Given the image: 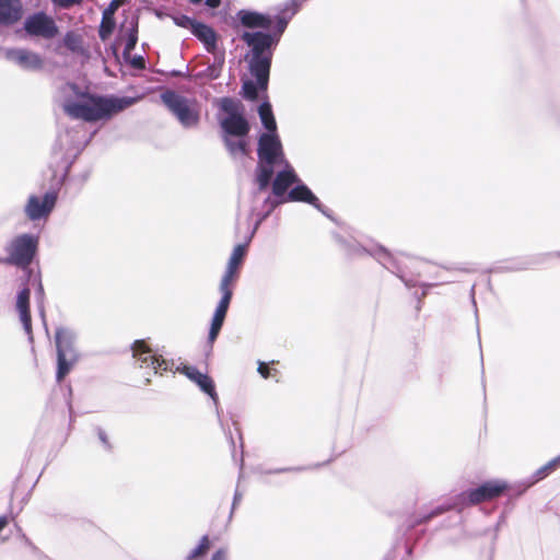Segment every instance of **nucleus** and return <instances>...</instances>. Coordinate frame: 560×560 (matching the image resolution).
<instances>
[{"mask_svg": "<svg viewBox=\"0 0 560 560\" xmlns=\"http://www.w3.org/2000/svg\"><path fill=\"white\" fill-rule=\"evenodd\" d=\"M65 89L75 94L74 100L63 102L62 108L65 113L73 119H81L88 122L108 120L136 102V98L126 96L78 94L73 84H68Z\"/></svg>", "mask_w": 560, "mask_h": 560, "instance_id": "obj_1", "label": "nucleus"}, {"mask_svg": "<svg viewBox=\"0 0 560 560\" xmlns=\"http://www.w3.org/2000/svg\"><path fill=\"white\" fill-rule=\"evenodd\" d=\"M242 39L252 48L248 59L249 71L261 89H267L271 65V46L278 42L272 34L245 32Z\"/></svg>", "mask_w": 560, "mask_h": 560, "instance_id": "obj_2", "label": "nucleus"}, {"mask_svg": "<svg viewBox=\"0 0 560 560\" xmlns=\"http://www.w3.org/2000/svg\"><path fill=\"white\" fill-rule=\"evenodd\" d=\"M257 153L259 163L256 170V180L259 190H264L270 184L275 167L287 162L277 132H264L260 135Z\"/></svg>", "mask_w": 560, "mask_h": 560, "instance_id": "obj_3", "label": "nucleus"}, {"mask_svg": "<svg viewBox=\"0 0 560 560\" xmlns=\"http://www.w3.org/2000/svg\"><path fill=\"white\" fill-rule=\"evenodd\" d=\"M55 341L57 347V381L61 382L72 370L79 359L75 348L77 335L67 327L56 329Z\"/></svg>", "mask_w": 560, "mask_h": 560, "instance_id": "obj_4", "label": "nucleus"}, {"mask_svg": "<svg viewBox=\"0 0 560 560\" xmlns=\"http://www.w3.org/2000/svg\"><path fill=\"white\" fill-rule=\"evenodd\" d=\"M161 98L183 127L192 128L198 125L199 110L195 101L173 91L163 93Z\"/></svg>", "mask_w": 560, "mask_h": 560, "instance_id": "obj_5", "label": "nucleus"}, {"mask_svg": "<svg viewBox=\"0 0 560 560\" xmlns=\"http://www.w3.org/2000/svg\"><path fill=\"white\" fill-rule=\"evenodd\" d=\"M38 247V237L24 233L14 237L7 246V262L25 268L31 265Z\"/></svg>", "mask_w": 560, "mask_h": 560, "instance_id": "obj_6", "label": "nucleus"}, {"mask_svg": "<svg viewBox=\"0 0 560 560\" xmlns=\"http://www.w3.org/2000/svg\"><path fill=\"white\" fill-rule=\"evenodd\" d=\"M24 31L31 37L50 40L59 34L55 19L45 12H35L24 20Z\"/></svg>", "mask_w": 560, "mask_h": 560, "instance_id": "obj_7", "label": "nucleus"}, {"mask_svg": "<svg viewBox=\"0 0 560 560\" xmlns=\"http://www.w3.org/2000/svg\"><path fill=\"white\" fill-rule=\"evenodd\" d=\"M287 201L306 202L324 213V210L322 208V205H320L318 198L312 192V190L305 184L301 183V180H300L299 183H296V186L293 187L288 192L285 198L280 199L279 201H276V200L271 199L270 197L266 198L265 203L268 207V209L266 210V212L264 214H261L260 219L257 222V225L264 219H266L279 203L287 202Z\"/></svg>", "mask_w": 560, "mask_h": 560, "instance_id": "obj_8", "label": "nucleus"}, {"mask_svg": "<svg viewBox=\"0 0 560 560\" xmlns=\"http://www.w3.org/2000/svg\"><path fill=\"white\" fill-rule=\"evenodd\" d=\"M57 201V195L48 191L43 196L30 195L24 206V213L31 221L47 219L52 212Z\"/></svg>", "mask_w": 560, "mask_h": 560, "instance_id": "obj_9", "label": "nucleus"}, {"mask_svg": "<svg viewBox=\"0 0 560 560\" xmlns=\"http://www.w3.org/2000/svg\"><path fill=\"white\" fill-rule=\"evenodd\" d=\"M5 58L23 70L39 71L44 68V59L42 56L26 48L7 49Z\"/></svg>", "mask_w": 560, "mask_h": 560, "instance_id": "obj_10", "label": "nucleus"}, {"mask_svg": "<svg viewBox=\"0 0 560 560\" xmlns=\"http://www.w3.org/2000/svg\"><path fill=\"white\" fill-rule=\"evenodd\" d=\"M132 352L140 368L152 369L154 374L167 370L166 362L153 353L143 340L135 341Z\"/></svg>", "mask_w": 560, "mask_h": 560, "instance_id": "obj_11", "label": "nucleus"}, {"mask_svg": "<svg viewBox=\"0 0 560 560\" xmlns=\"http://www.w3.org/2000/svg\"><path fill=\"white\" fill-rule=\"evenodd\" d=\"M506 488L508 485L505 481L491 480L476 489L467 491L463 495L467 498L470 504H478L499 497Z\"/></svg>", "mask_w": 560, "mask_h": 560, "instance_id": "obj_12", "label": "nucleus"}, {"mask_svg": "<svg viewBox=\"0 0 560 560\" xmlns=\"http://www.w3.org/2000/svg\"><path fill=\"white\" fill-rule=\"evenodd\" d=\"M177 371L194 382L200 390L209 395L214 405H218L219 397L215 392L214 382L209 375L201 373L197 368L191 365L179 366Z\"/></svg>", "mask_w": 560, "mask_h": 560, "instance_id": "obj_13", "label": "nucleus"}, {"mask_svg": "<svg viewBox=\"0 0 560 560\" xmlns=\"http://www.w3.org/2000/svg\"><path fill=\"white\" fill-rule=\"evenodd\" d=\"M281 165H284V168L276 175V178L272 183V194L276 197H279L281 199L285 198L288 188L300 182L299 177L296 176L294 170L288 164V162L282 163Z\"/></svg>", "mask_w": 560, "mask_h": 560, "instance_id": "obj_14", "label": "nucleus"}, {"mask_svg": "<svg viewBox=\"0 0 560 560\" xmlns=\"http://www.w3.org/2000/svg\"><path fill=\"white\" fill-rule=\"evenodd\" d=\"M224 136L244 138L249 131V125L243 114L226 116L220 120Z\"/></svg>", "mask_w": 560, "mask_h": 560, "instance_id": "obj_15", "label": "nucleus"}, {"mask_svg": "<svg viewBox=\"0 0 560 560\" xmlns=\"http://www.w3.org/2000/svg\"><path fill=\"white\" fill-rule=\"evenodd\" d=\"M30 296L31 291L28 288H24L21 290L16 296V303L15 308L19 313L20 320L23 325V329L28 336V339H33L32 335V320H31V314H30Z\"/></svg>", "mask_w": 560, "mask_h": 560, "instance_id": "obj_16", "label": "nucleus"}, {"mask_svg": "<svg viewBox=\"0 0 560 560\" xmlns=\"http://www.w3.org/2000/svg\"><path fill=\"white\" fill-rule=\"evenodd\" d=\"M119 37L121 39H126V45L124 49L125 58H129L131 51L135 49L138 42V18L131 16L126 19V21L121 24L119 31Z\"/></svg>", "mask_w": 560, "mask_h": 560, "instance_id": "obj_17", "label": "nucleus"}, {"mask_svg": "<svg viewBox=\"0 0 560 560\" xmlns=\"http://www.w3.org/2000/svg\"><path fill=\"white\" fill-rule=\"evenodd\" d=\"M23 7L20 0H0V25L9 26L21 20Z\"/></svg>", "mask_w": 560, "mask_h": 560, "instance_id": "obj_18", "label": "nucleus"}, {"mask_svg": "<svg viewBox=\"0 0 560 560\" xmlns=\"http://www.w3.org/2000/svg\"><path fill=\"white\" fill-rule=\"evenodd\" d=\"M230 302H231V300H229L226 298H221L220 302L218 303V305L215 307V311H214V314H213V317L211 320L209 336H208L209 342H211V343L214 342V340L217 339V337L222 328L224 318L228 313Z\"/></svg>", "mask_w": 560, "mask_h": 560, "instance_id": "obj_19", "label": "nucleus"}, {"mask_svg": "<svg viewBox=\"0 0 560 560\" xmlns=\"http://www.w3.org/2000/svg\"><path fill=\"white\" fill-rule=\"evenodd\" d=\"M241 23L246 27H261L268 28L271 25V20L257 12L242 10L238 12Z\"/></svg>", "mask_w": 560, "mask_h": 560, "instance_id": "obj_20", "label": "nucleus"}, {"mask_svg": "<svg viewBox=\"0 0 560 560\" xmlns=\"http://www.w3.org/2000/svg\"><path fill=\"white\" fill-rule=\"evenodd\" d=\"M191 33L205 44L208 51L215 49L217 38L212 28L198 22Z\"/></svg>", "mask_w": 560, "mask_h": 560, "instance_id": "obj_21", "label": "nucleus"}, {"mask_svg": "<svg viewBox=\"0 0 560 560\" xmlns=\"http://www.w3.org/2000/svg\"><path fill=\"white\" fill-rule=\"evenodd\" d=\"M237 269L238 268L230 266V265L226 266V270L221 279L220 288H219L220 292L222 294V298H226L229 300L232 299L233 292L231 289V284L237 276Z\"/></svg>", "mask_w": 560, "mask_h": 560, "instance_id": "obj_22", "label": "nucleus"}, {"mask_svg": "<svg viewBox=\"0 0 560 560\" xmlns=\"http://www.w3.org/2000/svg\"><path fill=\"white\" fill-rule=\"evenodd\" d=\"M258 114L267 132H277V124L272 114L271 105L268 102L260 104Z\"/></svg>", "mask_w": 560, "mask_h": 560, "instance_id": "obj_23", "label": "nucleus"}, {"mask_svg": "<svg viewBox=\"0 0 560 560\" xmlns=\"http://www.w3.org/2000/svg\"><path fill=\"white\" fill-rule=\"evenodd\" d=\"M373 256L388 270H392L393 272H400V268L396 262V258L393 257L392 254H389L385 248L377 247L372 253Z\"/></svg>", "mask_w": 560, "mask_h": 560, "instance_id": "obj_24", "label": "nucleus"}, {"mask_svg": "<svg viewBox=\"0 0 560 560\" xmlns=\"http://www.w3.org/2000/svg\"><path fill=\"white\" fill-rule=\"evenodd\" d=\"M63 46L74 54L83 52L82 36L73 31H69L62 38Z\"/></svg>", "mask_w": 560, "mask_h": 560, "instance_id": "obj_25", "label": "nucleus"}, {"mask_svg": "<svg viewBox=\"0 0 560 560\" xmlns=\"http://www.w3.org/2000/svg\"><path fill=\"white\" fill-rule=\"evenodd\" d=\"M224 143L232 155H244L246 151V142L243 138L237 140L231 139V137L224 136Z\"/></svg>", "mask_w": 560, "mask_h": 560, "instance_id": "obj_26", "label": "nucleus"}, {"mask_svg": "<svg viewBox=\"0 0 560 560\" xmlns=\"http://www.w3.org/2000/svg\"><path fill=\"white\" fill-rule=\"evenodd\" d=\"M219 107L222 112L226 113L228 116L240 115V102L231 97H222L218 101Z\"/></svg>", "mask_w": 560, "mask_h": 560, "instance_id": "obj_27", "label": "nucleus"}, {"mask_svg": "<svg viewBox=\"0 0 560 560\" xmlns=\"http://www.w3.org/2000/svg\"><path fill=\"white\" fill-rule=\"evenodd\" d=\"M115 28V21L113 15H104L100 25L98 35L102 40H106Z\"/></svg>", "mask_w": 560, "mask_h": 560, "instance_id": "obj_28", "label": "nucleus"}, {"mask_svg": "<svg viewBox=\"0 0 560 560\" xmlns=\"http://www.w3.org/2000/svg\"><path fill=\"white\" fill-rule=\"evenodd\" d=\"M246 244H238L234 247L228 265L238 268L246 255Z\"/></svg>", "mask_w": 560, "mask_h": 560, "instance_id": "obj_29", "label": "nucleus"}, {"mask_svg": "<svg viewBox=\"0 0 560 560\" xmlns=\"http://www.w3.org/2000/svg\"><path fill=\"white\" fill-rule=\"evenodd\" d=\"M210 547V541L208 536H203L198 546H196L187 556L188 560H197L199 557L203 556Z\"/></svg>", "mask_w": 560, "mask_h": 560, "instance_id": "obj_30", "label": "nucleus"}, {"mask_svg": "<svg viewBox=\"0 0 560 560\" xmlns=\"http://www.w3.org/2000/svg\"><path fill=\"white\" fill-rule=\"evenodd\" d=\"M256 81H258L256 79ZM262 90L260 88V85L258 84V82H254L252 80H246L244 83H243V96L247 100H250V101H254L257 98L258 96V90Z\"/></svg>", "mask_w": 560, "mask_h": 560, "instance_id": "obj_31", "label": "nucleus"}, {"mask_svg": "<svg viewBox=\"0 0 560 560\" xmlns=\"http://www.w3.org/2000/svg\"><path fill=\"white\" fill-rule=\"evenodd\" d=\"M559 465H560V455L557 456L556 458L551 459L550 462H548L546 465L540 467L535 472V477H536L535 481L545 478L548 474H550L552 470H555Z\"/></svg>", "mask_w": 560, "mask_h": 560, "instance_id": "obj_32", "label": "nucleus"}, {"mask_svg": "<svg viewBox=\"0 0 560 560\" xmlns=\"http://www.w3.org/2000/svg\"><path fill=\"white\" fill-rule=\"evenodd\" d=\"M173 21L177 26L190 30L191 32L198 23L187 15H175L173 16Z\"/></svg>", "mask_w": 560, "mask_h": 560, "instance_id": "obj_33", "label": "nucleus"}, {"mask_svg": "<svg viewBox=\"0 0 560 560\" xmlns=\"http://www.w3.org/2000/svg\"><path fill=\"white\" fill-rule=\"evenodd\" d=\"M124 3V0H112L109 5L104 10V15H113L115 11Z\"/></svg>", "mask_w": 560, "mask_h": 560, "instance_id": "obj_34", "label": "nucleus"}, {"mask_svg": "<svg viewBox=\"0 0 560 560\" xmlns=\"http://www.w3.org/2000/svg\"><path fill=\"white\" fill-rule=\"evenodd\" d=\"M257 371L264 378H269L271 376L270 369L264 362L258 363Z\"/></svg>", "mask_w": 560, "mask_h": 560, "instance_id": "obj_35", "label": "nucleus"}, {"mask_svg": "<svg viewBox=\"0 0 560 560\" xmlns=\"http://www.w3.org/2000/svg\"><path fill=\"white\" fill-rule=\"evenodd\" d=\"M83 0H52L54 3L62 8H69L74 4L81 3Z\"/></svg>", "mask_w": 560, "mask_h": 560, "instance_id": "obj_36", "label": "nucleus"}, {"mask_svg": "<svg viewBox=\"0 0 560 560\" xmlns=\"http://www.w3.org/2000/svg\"><path fill=\"white\" fill-rule=\"evenodd\" d=\"M287 25H288V20L287 19H284V18L279 19L278 23H277L278 34L275 35V36L279 38L280 35L284 32Z\"/></svg>", "mask_w": 560, "mask_h": 560, "instance_id": "obj_37", "label": "nucleus"}, {"mask_svg": "<svg viewBox=\"0 0 560 560\" xmlns=\"http://www.w3.org/2000/svg\"><path fill=\"white\" fill-rule=\"evenodd\" d=\"M97 435H98V439L102 442L103 446L106 450H109L110 448V444L108 442V438H107L106 433L102 429H98Z\"/></svg>", "mask_w": 560, "mask_h": 560, "instance_id": "obj_38", "label": "nucleus"}, {"mask_svg": "<svg viewBox=\"0 0 560 560\" xmlns=\"http://www.w3.org/2000/svg\"><path fill=\"white\" fill-rule=\"evenodd\" d=\"M211 560H228V551L225 549H220L213 553Z\"/></svg>", "mask_w": 560, "mask_h": 560, "instance_id": "obj_39", "label": "nucleus"}, {"mask_svg": "<svg viewBox=\"0 0 560 560\" xmlns=\"http://www.w3.org/2000/svg\"><path fill=\"white\" fill-rule=\"evenodd\" d=\"M207 72H208V77L210 79H217L220 74V70L215 67V66H211L207 69Z\"/></svg>", "mask_w": 560, "mask_h": 560, "instance_id": "obj_40", "label": "nucleus"}, {"mask_svg": "<svg viewBox=\"0 0 560 560\" xmlns=\"http://www.w3.org/2000/svg\"><path fill=\"white\" fill-rule=\"evenodd\" d=\"M132 65L137 68L143 67V58L142 57H135L132 60Z\"/></svg>", "mask_w": 560, "mask_h": 560, "instance_id": "obj_41", "label": "nucleus"}, {"mask_svg": "<svg viewBox=\"0 0 560 560\" xmlns=\"http://www.w3.org/2000/svg\"><path fill=\"white\" fill-rule=\"evenodd\" d=\"M221 0H206V4L210 8H217L220 5Z\"/></svg>", "mask_w": 560, "mask_h": 560, "instance_id": "obj_42", "label": "nucleus"}, {"mask_svg": "<svg viewBox=\"0 0 560 560\" xmlns=\"http://www.w3.org/2000/svg\"><path fill=\"white\" fill-rule=\"evenodd\" d=\"M8 525V517L0 516V530H2Z\"/></svg>", "mask_w": 560, "mask_h": 560, "instance_id": "obj_43", "label": "nucleus"}, {"mask_svg": "<svg viewBox=\"0 0 560 560\" xmlns=\"http://www.w3.org/2000/svg\"><path fill=\"white\" fill-rule=\"evenodd\" d=\"M300 470L299 468H280L275 470V472H284V471H296Z\"/></svg>", "mask_w": 560, "mask_h": 560, "instance_id": "obj_44", "label": "nucleus"}, {"mask_svg": "<svg viewBox=\"0 0 560 560\" xmlns=\"http://www.w3.org/2000/svg\"><path fill=\"white\" fill-rule=\"evenodd\" d=\"M55 51H56L57 54H60V47H59V46H57V47L55 48Z\"/></svg>", "mask_w": 560, "mask_h": 560, "instance_id": "obj_45", "label": "nucleus"}, {"mask_svg": "<svg viewBox=\"0 0 560 560\" xmlns=\"http://www.w3.org/2000/svg\"><path fill=\"white\" fill-rule=\"evenodd\" d=\"M192 3H199L201 0H190Z\"/></svg>", "mask_w": 560, "mask_h": 560, "instance_id": "obj_46", "label": "nucleus"}, {"mask_svg": "<svg viewBox=\"0 0 560 560\" xmlns=\"http://www.w3.org/2000/svg\"><path fill=\"white\" fill-rule=\"evenodd\" d=\"M3 261L1 258H0V262Z\"/></svg>", "mask_w": 560, "mask_h": 560, "instance_id": "obj_47", "label": "nucleus"}]
</instances>
